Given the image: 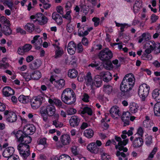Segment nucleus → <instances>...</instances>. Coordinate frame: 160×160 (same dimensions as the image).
<instances>
[{
    "mask_svg": "<svg viewBox=\"0 0 160 160\" xmlns=\"http://www.w3.org/2000/svg\"><path fill=\"white\" fill-rule=\"evenodd\" d=\"M111 116L113 118H118L120 115V110L118 107L116 106L112 107L110 111Z\"/></svg>",
    "mask_w": 160,
    "mask_h": 160,
    "instance_id": "dca6fc26",
    "label": "nucleus"
},
{
    "mask_svg": "<svg viewBox=\"0 0 160 160\" xmlns=\"http://www.w3.org/2000/svg\"><path fill=\"white\" fill-rule=\"evenodd\" d=\"M150 88L148 85L143 83L141 85L138 90V94L142 101H144L148 96Z\"/></svg>",
    "mask_w": 160,
    "mask_h": 160,
    "instance_id": "20e7f679",
    "label": "nucleus"
},
{
    "mask_svg": "<svg viewBox=\"0 0 160 160\" xmlns=\"http://www.w3.org/2000/svg\"><path fill=\"white\" fill-rule=\"evenodd\" d=\"M115 140L118 142V145H115V148L116 149H118L119 150L122 149V147L125 146L128 142V139L123 140L122 141L120 137L115 136Z\"/></svg>",
    "mask_w": 160,
    "mask_h": 160,
    "instance_id": "ddd939ff",
    "label": "nucleus"
},
{
    "mask_svg": "<svg viewBox=\"0 0 160 160\" xmlns=\"http://www.w3.org/2000/svg\"><path fill=\"white\" fill-rule=\"evenodd\" d=\"M100 63L99 62H95L93 63H92L88 65V67H91L92 68H95L97 70L100 69Z\"/></svg>",
    "mask_w": 160,
    "mask_h": 160,
    "instance_id": "4d7b16f0",
    "label": "nucleus"
},
{
    "mask_svg": "<svg viewBox=\"0 0 160 160\" xmlns=\"http://www.w3.org/2000/svg\"><path fill=\"white\" fill-rule=\"evenodd\" d=\"M3 4L5 5L8 6V7L10 9H12V8L13 2L12 0H6L3 2Z\"/></svg>",
    "mask_w": 160,
    "mask_h": 160,
    "instance_id": "5fc2aeb1",
    "label": "nucleus"
},
{
    "mask_svg": "<svg viewBox=\"0 0 160 160\" xmlns=\"http://www.w3.org/2000/svg\"><path fill=\"white\" fill-rule=\"evenodd\" d=\"M21 75L25 79L26 81H29L32 79V73H29L27 72H22L21 73Z\"/></svg>",
    "mask_w": 160,
    "mask_h": 160,
    "instance_id": "a18cd8bd",
    "label": "nucleus"
},
{
    "mask_svg": "<svg viewBox=\"0 0 160 160\" xmlns=\"http://www.w3.org/2000/svg\"><path fill=\"white\" fill-rule=\"evenodd\" d=\"M10 26L5 25L1 28V31L4 35L6 36L11 35L12 33V30L10 28Z\"/></svg>",
    "mask_w": 160,
    "mask_h": 160,
    "instance_id": "e433bc0d",
    "label": "nucleus"
},
{
    "mask_svg": "<svg viewBox=\"0 0 160 160\" xmlns=\"http://www.w3.org/2000/svg\"><path fill=\"white\" fill-rule=\"evenodd\" d=\"M24 28L27 32H31L34 30V25L32 23H28L25 26Z\"/></svg>",
    "mask_w": 160,
    "mask_h": 160,
    "instance_id": "37998d69",
    "label": "nucleus"
},
{
    "mask_svg": "<svg viewBox=\"0 0 160 160\" xmlns=\"http://www.w3.org/2000/svg\"><path fill=\"white\" fill-rule=\"evenodd\" d=\"M78 74V72L75 69H69L68 72V75L71 78H74L76 77Z\"/></svg>",
    "mask_w": 160,
    "mask_h": 160,
    "instance_id": "79ce46f5",
    "label": "nucleus"
},
{
    "mask_svg": "<svg viewBox=\"0 0 160 160\" xmlns=\"http://www.w3.org/2000/svg\"><path fill=\"white\" fill-rule=\"evenodd\" d=\"M84 27H80L78 28V34L80 36H86L88 34V32L87 30L84 31Z\"/></svg>",
    "mask_w": 160,
    "mask_h": 160,
    "instance_id": "09e8293b",
    "label": "nucleus"
},
{
    "mask_svg": "<svg viewBox=\"0 0 160 160\" xmlns=\"http://www.w3.org/2000/svg\"><path fill=\"white\" fill-rule=\"evenodd\" d=\"M24 51L25 52H28L32 48V46L30 44H26L23 46Z\"/></svg>",
    "mask_w": 160,
    "mask_h": 160,
    "instance_id": "69168bd1",
    "label": "nucleus"
},
{
    "mask_svg": "<svg viewBox=\"0 0 160 160\" xmlns=\"http://www.w3.org/2000/svg\"><path fill=\"white\" fill-rule=\"evenodd\" d=\"M74 26L72 25L70 23L67 24V30L68 32L69 33L72 32L74 30Z\"/></svg>",
    "mask_w": 160,
    "mask_h": 160,
    "instance_id": "0e129e2a",
    "label": "nucleus"
},
{
    "mask_svg": "<svg viewBox=\"0 0 160 160\" xmlns=\"http://www.w3.org/2000/svg\"><path fill=\"white\" fill-rule=\"evenodd\" d=\"M154 114L156 116H160V102L156 103L153 107Z\"/></svg>",
    "mask_w": 160,
    "mask_h": 160,
    "instance_id": "58836bf2",
    "label": "nucleus"
},
{
    "mask_svg": "<svg viewBox=\"0 0 160 160\" xmlns=\"http://www.w3.org/2000/svg\"><path fill=\"white\" fill-rule=\"evenodd\" d=\"M56 10L59 14L62 15L63 14V8L61 6H58L56 7Z\"/></svg>",
    "mask_w": 160,
    "mask_h": 160,
    "instance_id": "338daca9",
    "label": "nucleus"
},
{
    "mask_svg": "<svg viewBox=\"0 0 160 160\" xmlns=\"http://www.w3.org/2000/svg\"><path fill=\"white\" fill-rule=\"evenodd\" d=\"M0 22L6 25H11L9 21L4 16L0 17Z\"/></svg>",
    "mask_w": 160,
    "mask_h": 160,
    "instance_id": "3c124183",
    "label": "nucleus"
},
{
    "mask_svg": "<svg viewBox=\"0 0 160 160\" xmlns=\"http://www.w3.org/2000/svg\"><path fill=\"white\" fill-rule=\"evenodd\" d=\"M103 65L105 69L110 70L112 68V65L110 60L103 62Z\"/></svg>",
    "mask_w": 160,
    "mask_h": 160,
    "instance_id": "de8ad7c7",
    "label": "nucleus"
},
{
    "mask_svg": "<svg viewBox=\"0 0 160 160\" xmlns=\"http://www.w3.org/2000/svg\"><path fill=\"white\" fill-rule=\"evenodd\" d=\"M143 143V140L142 138H136L132 142V145L134 147L139 148L142 145Z\"/></svg>",
    "mask_w": 160,
    "mask_h": 160,
    "instance_id": "2f4dec72",
    "label": "nucleus"
},
{
    "mask_svg": "<svg viewBox=\"0 0 160 160\" xmlns=\"http://www.w3.org/2000/svg\"><path fill=\"white\" fill-rule=\"evenodd\" d=\"M89 98L88 95L86 93H84L82 94V99L85 102H88L89 101Z\"/></svg>",
    "mask_w": 160,
    "mask_h": 160,
    "instance_id": "052dcab7",
    "label": "nucleus"
},
{
    "mask_svg": "<svg viewBox=\"0 0 160 160\" xmlns=\"http://www.w3.org/2000/svg\"><path fill=\"white\" fill-rule=\"evenodd\" d=\"M158 148L157 147H154L151 152L149 155L147 160H152L154 156L157 151Z\"/></svg>",
    "mask_w": 160,
    "mask_h": 160,
    "instance_id": "8fccbe9b",
    "label": "nucleus"
},
{
    "mask_svg": "<svg viewBox=\"0 0 160 160\" xmlns=\"http://www.w3.org/2000/svg\"><path fill=\"white\" fill-rule=\"evenodd\" d=\"M59 117V115L58 114H56L54 116V119L52 121V125L55 126L56 128H60L62 127L63 124L62 122H59L58 119Z\"/></svg>",
    "mask_w": 160,
    "mask_h": 160,
    "instance_id": "5701e85b",
    "label": "nucleus"
},
{
    "mask_svg": "<svg viewBox=\"0 0 160 160\" xmlns=\"http://www.w3.org/2000/svg\"><path fill=\"white\" fill-rule=\"evenodd\" d=\"M6 121L12 123L16 121L17 116L16 114L13 111L6 110L4 112Z\"/></svg>",
    "mask_w": 160,
    "mask_h": 160,
    "instance_id": "9d476101",
    "label": "nucleus"
},
{
    "mask_svg": "<svg viewBox=\"0 0 160 160\" xmlns=\"http://www.w3.org/2000/svg\"><path fill=\"white\" fill-rule=\"evenodd\" d=\"M60 141L57 143L56 146L58 148H61L69 145L71 142L70 136L66 134L62 135L60 138Z\"/></svg>",
    "mask_w": 160,
    "mask_h": 160,
    "instance_id": "0eeeda50",
    "label": "nucleus"
},
{
    "mask_svg": "<svg viewBox=\"0 0 160 160\" xmlns=\"http://www.w3.org/2000/svg\"><path fill=\"white\" fill-rule=\"evenodd\" d=\"M75 95L73 91L70 88H67L65 89L62 92L61 98L65 97L68 96Z\"/></svg>",
    "mask_w": 160,
    "mask_h": 160,
    "instance_id": "473e14b6",
    "label": "nucleus"
},
{
    "mask_svg": "<svg viewBox=\"0 0 160 160\" xmlns=\"http://www.w3.org/2000/svg\"><path fill=\"white\" fill-rule=\"evenodd\" d=\"M85 83L86 85L90 86L91 88L93 87V83L91 74L90 72H88L85 78Z\"/></svg>",
    "mask_w": 160,
    "mask_h": 160,
    "instance_id": "a878e982",
    "label": "nucleus"
},
{
    "mask_svg": "<svg viewBox=\"0 0 160 160\" xmlns=\"http://www.w3.org/2000/svg\"><path fill=\"white\" fill-rule=\"evenodd\" d=\"M82 112L83 113H87L88 115H91L92 113V111L91 109L88 107H85L84 108Z\"/></svg>",
    "mask_w": 160,
    "mask_h": 160,
    "instance_id": "6e6d98bb",
    "label": "nucleus"
},
{
    "mask_svg": "<svg viewBox=\"0 0 160 160\" xmlns=\"http://www.w3.org/2000/svg\"><path fill=\"white\" fill-rule=\"evenodd\" d=\"M144 48L145 49V53L143 54L141 57L142 59L150 61L152 59V57L150 53L155 49H157L160 53V43H155L153 41H149L146 42L144 45Z\"/></svg>",
    "mask_w": 160,
    "mask_h": 160,
    "instance_id": "f03ea898",
    "label": "nucleus"
},
{
    "mask_svg": "<svg viewBox=\"0 0 160 160\" xmlns=\"http://www.w3.org/2000/svg\"><path fill=\"white\" fill-rule=\"evenodd\" d=\"M36 128L32 124H27L24 126L23 130L24 132L27 135H32L36 131Z\"/></svg>",
    "mask_w": 160,
    "mask_h": 160,
    "instance_id": "f8f14e48",
    "label": "nucleus"
},
{
    "mask_svg": "<svg viewBox=\"0 0 160 160\" xmlns=\"http://www.w3.org/2000/svg\"><path fill=\"white\" fill-rule=\"evenodd\" d=\"M18 100L19 102L23 103H27L30 101V99L28 96L23 95H21L19 97Z\"/></svg>",
    "mask_w": 160,
    "mask_h": 160,
    "instance_id": "4c0bfd02",
    "label": "nucleus"
},
{
    "mask_svg": "<svg viewBox=\"0 0 160 160\" xmlns=\"http://www.w3.org/2000/svg\"><path fill=\"white\" fill-rule=\"evenodd\" d=\"M56 112V108L54 106L50 104L46 106L42 107L40 111L41 114L42 116L45 115L47 114L49 116H54Z\"/></svg>",
    "mask_w": 160,
    "mask_h": 160,
    "instance_id": "39448f33",
    "label": "nucleus"
},
{
    "mask_svg": "<svg viewBox=\"0 0 160 160\" xmlns=\"http://www.w3.org/2000/svg\"><path fill=\"white\" fill-rule=\"evenodd\" d=\"M87 148L91 152L93 153H97L99 150L95 142H92L88 144Z\"/></svg>",
    "mask_w": 160,
    "mask_h": 160,
    "instance_id": "393cba45",
    "label": "nucleus"
},
{
    "mask_svg": "<svg viewBox=\"0 0 160 160\" xmlns=\"http://www.w3.org/2000/svg\"><path fill=\"white\" fill-rule=\"evenodd\" d=\"M52 18L57 24L61 25L62 22V19L61 16L56 12H54L52 13Z\"/></svg>",
    "mask_w": 160,
    "mask_h": 160,
    "instance_id": "c85d7f7f",
    "label": "nucleus"
},
{
    "mask_svg": "<svg viewBox=\"0 0 160 160\" xmlns=\"http://www.w3.org/2000/svg\"><path fill=\"white\" fill-rule=\"evenodd\" d=\"M25 134L23 137L21 143L17 147L21 156L24 159H26L30 155L29 146L28 144L30 143L32 141L31 137Z\"/></svg>",
    "mask_w": 160,
    "mask_h": 160,
    "instance_id": "f257e3e1",
    "label": "nucleus"
},
{
    "mask_svg": "<svg viewBox=\"0 0 160 160\" xmlns=\"http://www.w3.org/2000/svg\"><path fill=\"white\" fill-rule=\"evenodd\" d=\"M116 155L118 157V160H123L122 158L124 160H128V158L126 157V154L122 152H121L120 151H117Z\"/></svg>",
    "mask_w": 160,
    "mask_h": 160,
    "instance_id": "c03bdc74",
    "label": "nucleus"
},
{
    "mask_svg": "<svg viewBox=\"0 0 160 160\" xmlns=\"http://www.w3.org/2000/svg\"><path fill=\"white\" fill-rule=\"evenodd\" d=\"M2 92L3 95L6 97H8L15 93L14 91L8 86L4 87L3 89Z\"/></svg>",
    "mask_w": 160,
    "mask_h": 160,
    "instance_id": "c756f323",
    "label": "nucleus"
},
{
    "mask_svg": "<svg viewBox=\"0 0 160 160\" xmlns=\"http://www.w3.org/2000/svg\"><path fill=\"white\" fill-rule=\"evenodd\" d=\"M112 53L108 48L102 50L99 53V57L103 62L110 60L112 57Z\"/></svg>",
    "mask_w": 160,
    "mask_h": 160,
    "instance_id": "6e6552de",
    "label": "nucleus"
},
{
    "mask_svg": "<svg viewBox=\"0 0 160 160\" xmlns=\"http://www.w3.org/2000/svg\"><path fill=\"white\" fill-rule=\"evenodd\" d=\"M138 105L135 102H132L130 103L128 109L130 112L135 113L137 112L138 110Z\"/></svg>",
    "mask_w": 160,
    "mask_h": 160,
    "instance_id": "cd10ccee",
    "label": "nucleus"
},
{
    "mask_svg": "<svg viewBox=\"0 0 160 160\" xmlns=\"http://www.w3.org/2000/svg\"><path fill=\"white\" fill-rule=\"evenodd\" d=\"M152 95L153 98L157 102H160V89H155L152 92Z\"/></svg>",
    "mask_w": 160,
    "mask_h": 160,
    "instance_id": "c9c22d12",
    "label": "nucleus"
},
{
    "mask_svg": "<svg viewBox=\"0 0 160 160\" xmlns=\"http://www.w3.org/2000/svg\"><path fill=\"white\" fill-rule=\"evenodd\" d=\"M112 87L109 85H104L103 88V91L108 94H110L112 91Z\"/></svg>",
    "mask_w": 160,
    "mask_h": 160,
    "instance_id": "603ef678",
    "label": "nucleus"
},
{
    "mask_svg": "<svg viewBox=\"0 0 160 160\" xmlns=\"http://www.w3.org/2000/svg\"><path fill=\"white\" fill-rule=\"evenodd\" d=\"M80 119L77 116L71 117L69 120L70 126L72 127H76L78 126L80 123Z\"/></svg>",
    "mask_w": 160,
    "mask_h": 160,
    "instance_id": "6ab92c4d",
    "label": "nucleus"
},
{
    "mask_svg": "<svg viewBox=\"0 0 160 160\" xmlns=\"http://www.w3.org/2000/svg\"><path fill=\"white\" fill-rule=\"evenodd\" d=\"M46 0L44 1L43 2H41L43 4V7L45 9H47L49 8L51 6V4Z\"/></svg>",
    "mask_w": 160,
    "mask_h": 160,
    "instance_id": "680f3d73",
    "label": "nucleus"
},
{
    "mask_svg": "<svg viewBox=\"0 0 160 160\" xmlns=\"http://www.w3.org/2000/svg\"><path fill=\"white\" fill-rule=\"evenodd\" d=\"M76 45L74 42H70L67 47V51L68 53L70 55L74 54L76 50Z\"/></svg>",
    "mask_w": 160,
    "mask_h": 160,
    "instance_id": "b1692460",
    "label": "nucleus"
},
{
    "mask_svg": "<svg viewBox=\"0 0 160 160\" xmlns=\"http://www.w3.org/2000/svg\"><path fill=\"white\" fill-rule=\"evenodd\" d=\"M145 144L147 146H149L152 143V137L151 136H147L145 138Z\"/></svg>",
    "mask_w": 160,
    "mask_h": 160,
    "instance_id": "13d9d810",
    "label": "nucleus"
},
{
    "mask_svg": "<svg viewBox=\"0 0 160 160\" xmlns=\"http://www.w3.org/2000/svg\"><path fill=\"white\" fill-rule=\"evenodd\" d=\"M80 7L81 8V11L84 13L85 15L88 14L89 12L88 9L87 8L86 6L82 4H80Z\"/></svg>",
    "mask_w": 160,
    "mask_h": 160,
    "instance_id": "864d4df0",
    "label": "nucleus"
},
{
    "mask_svg": "<svg viewBox=\"0 0 160 160\" xmlns=\"http://www.w3.org/2000/svg\"><path fill=\"white\" fill-rule=\"evenodd\" d=\"M83 134L87 138H91L94 135V132L91 129H87L84 131Z\"/></svg>",
    "mask_w": 160,
    "mask_h": 160,
    "instance_id": "ea45409f",
    "label": "nucleus"
},
{
    "mask_svg": "<svg viewBox=\"0 0 160 160\" xmlns=\"http://www.w3.org/2000/svg\"><path fill=\"white\" fill-rule=\"evenodd\" d=\"M31 42L34 44L36 49H39L42 47V40L39 35H36L33 37Z\"/></svg>",
    "mask_w": 160,
    "mask_h": 160,
    "instance_id": "4468645a",
    "label": "nucleus"
},
{
    "mask_svg": "<svg viewBox=\"0 0 160 160\" xmlns=\"http://www.w3.org/2000/svg\"><path fill=\"white\" fill-rule=\"evenodd\" d=\"M130 116V114L129 112H125L123 113L122 119L124 123V126L129 125Z\"/></svg>",
    "mask_w": 160,
    "mask_h": 160,
    "instance_id": "bb28decb",
    "label": "nucleus"
},
{
    "mask_svg": "<svg viewBox=\"0 0 160 160\" xmlns=\"http://www.w3.org/2000/svg\"><path fill=\"white\" fill-rule=\"evenodd\" d=\"M50 81L55 87L58 90H60L63 88L65 84V81L63 79H60L55 80L52 76L51 77Z\"/></svg>",
    "mask_w": 160,
    "mask_h": 160,
    "instance_id": "9b49d317",
    "label": "nucleus"
},
{
    "mask_svg": "<svg viewBox=\"0 0 160 160\" xmlns=\"http://www.w3.org/2000/svg\"><path fill=\"white\" fill-rule=\"evenodd\" d=\"M102 78L99 75H97L95 76L94 78L93 87L95 86L97 88H99L102 85Z\"/></svg>",
    "mask_w": 160,
    "mask_h": 160,
    "instance_id": "f704fd0d",
    "label": "nucleus"
},
{
    "mask_svg": "<svg viewBox=\"0 0 160 160\" xmlns=\"http://www.w3.org/2000/svg\"><path fill=\"white\" fill-rule=\"evenodd\" d=\"M77 111L76 109L73 108H68L67 110V112L68 115H72L75 114Z\"/></svg>",
    "mask_w": 160,
    "mask_h": 160,
    "instance_id": "bf43d9fd",
    "label": "nucleus"
},
{
    "mask_svg": "<svg viewBox=\"0 0 160 160\" xmlns=\"http://www.w3.org/2000/svg\"><path fill=\"white\" fill-rule=\"evenodd\" d=\"M100 76L103 78L104 81L108 82L112 79L111 73L108 71L102 72L100 73Z\"/></svg>",
    "mask_w": 160,
    "mask_h": 160,
    "instance_id": "7c9ffc66",
    "label": "nucleus"
},
{
    "mask_svg": "<svg viewBox=\"0 0 160 160\" xmlns=\"http://www.w3.org/2000/svg\"><path fill=\"white\" fill-rule=\"evenodd\" d=\"M62 100L66 104L72 105L76 101L75 95L68 96L65 97L61 98Z\"/></svg>",
    "mask_w": 160,
    "mask_h": 160,
    "instance_id": "f3484780",
    "label": "nucleus"
},
{
    "mask_svg": "<svg viewBox=\"0 0 160 160\" xmlns=\"http://www.w3.org/2000/svg\"><path fill=\"white\" fill-rule=\"evenodd\" d=\"M142 6V1L141 0H136L133 4L132 9L134 13L138 12Z\"/></svg>",
    "mask_w": 160,
    "mask_h": 160,
    "instance_id": "aec40b11",
    "label": "nucleus"
},
{
    "mask_svg": "<svg viewBox=\"0 0 160 160\" xmlns=\"http://www.w3.org/2000/svg\"><path fill=\"white\" fill-rule=\"evenodd\" d=\"M53 46L55 48V55L54 57L55 58H58L62 56L63 53V50L59 46L54 44Z\"/></svg>",
    "mask_w": 160,
    "mask_h": 160,
    "instance_id": "72a5a7b5",
    "label": "nucleus"
},
{
    "mask_svg": "<svg viewBox=\"0 0 160 160\" xmlns=\"http://www.w3.org/2000/svg\"><path fill=\"white\" fill-rule=\"evenodd\" d=\"M12 133L15 136L17 139V141L19 142L22 141V140L25 134L21 130L18 131L14 130L12 132Z\"/></svg>",
    "mask_w": 160,
    "mask_h": 160,
    "instance_id": "412c9836",
    "label": "nucleus"
},
{
    "mask_svg": "<svg viewBox=\"0 0 160 160\" xmlns=\"http://www.w3.org/2000/svg\"><path fill=\"white\" fill-rule=\"evenodd\" d=\"M48 102L50 104L52 105L55 104L57 106L59 107L61 106L62 105V102L61 101L58 99L54 98L53 99L50 98L48 99Z\"/></svg>",
    "mask_w": 160,
    "mask_h": 160,
    "instance_id": "a19ab883",
    "label": "nucleus"
},
{
    "mask_svg": "<svg viewBox=\"0 0 160 160\" xmlns=\"http://www.w3.org/2000/svg\"><path fill=\"white\" fill-rule=\"evenodd\" d=\"M30 18L34 22L38 21L41 24L46 23L48 20L47 18L44 16L43 14L41 13H38L35 15L31 16Z\"/></svg>",
    "mask_w": 160,
    "mask_h": 160,
    "instance_id": "1a4fd4ad",
    "label": "nucleus"
},
{
    "mask_svg": "<svg viewBox=\"0 0 160 160\" xmlns=\"http://www.w3.org/2000/svg\"><path fill=\"white\" fill-rule=\"evenodd\" d=\"M32 79L38 80L42 76V74L40 72L38 71H34L32 73Z\"/></svg>",
    "mask_w": 160,
    "mask_h": 160,
    "instance_id": "49530a36",
    "label": "nucleus"
},
{
    "mask_svg": "<svg viewBox=\"0 0 160 160\" xmlns=\"http://www.w3.org/2000/svg\"><path fill=\"white\" fill-rule=\"evenodd\" d=\"M45 100L43 95H39L34 97L31 101V105L33 109L38 108L42 104Z\"/></svg>",
    "mask_w": 160,
    "mask_h": 160,
    "instance_id": "423d86ee",
    "label": "nucleus"
},
{
    "mask_svg": "<svg viewBox=\"0 0 160 160\" xmlns=\"http://www.w3.org/2000/svg\"><path fill=\"white\" fill-rule=\"evenodd\" d=\"M60 158L62 159V160H72L69 156L65 154H63L60 156Z\"/></svg>",
    "mask_w": 160,
    "mask_h": 160,
    "instance_id": "774afa93",
    "label": "nucleus"
},
{
    "mask_svg": "<svg viewBox=\"0 0 160 160\" xmlns=\"http://www.w3.org/2000/svg\"><path fill=\"white\" fill-rule=\"evenodd\" d=\"M14 152L13 148L10 147L5 149L3 152L2 155L4 157L8 158L13 155Z\"/></svg>",
    "mask_w": 160,
    "mask_h": 160,
    "instance_id": "4be33fe9",
    "label": "nucleus"
},
{
    "mask_svg": "<svg viewBox=\"0 0 160 160\" xmlns=\"http://www.w3.org/2000/svg\"><path fill=\"white\" fill-rule=\"evenodd\" d=\"M12 67L11 66L8 62V58L4 57L0 60V69H7Z\"/></svg>",
    "mask_w": 160,
    "mask_h": 160,
    "instance_id": "a211bd4d",
    "label": "nucleus"
},
{
    "mask_svg": "<svg viewBox=\"0 0 160 160\" xmlns=\"http://www.w3.org/2000/svg\"><path fill=\"white\" fill-rule=\"evenodd\" d=\"M31 42L34 44L36 49H39L42 47V40L39 35H36L33 37Z\"/></svg>",
    "mask_w": 160,
    "mask_h": 160,
    "instance_id": "2eb2a0df",
    "label": "nucleus"
},
{
    "mask_svg": "<svg viewBox=\"0 0 160 160\" xmlns=\"http://www.w3.org/2000/svg\"><path fill=\"white\" fill-rule=\"evenodd\" d=\"M135 80L134 76L132 74L126 75L121 84V90L123 92H127L130 91L134 86Z\"/></svg>",
    "mask_w": 160,
    "mask_h": 160,
    "instance_id": "7ed1b4c3",
    "label": "nucleus"
},
{
    "mask_svg": "<svg viewBox=\"0 0 160 160\" xmlns=\"http://www.w3.org/2000/svg\"><path fill=\"white\" fill-rule=\"evenodd\" d=\"M100 19L99 18L94 17L92 19V21L94 22V26L96 27L98 26L100 22Z\"/></svg>",
    "mask_w": 160,
    "mask_h": 160,
    "instance_id": "e2e57ef3",
    "label": "nucleus"
}]
</instances>
